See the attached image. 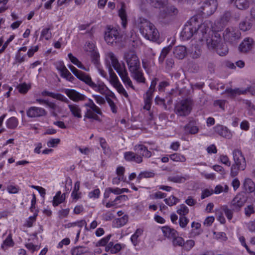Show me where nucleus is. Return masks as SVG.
Masks as SVG:
<instances>
[{
    "label": "nucleus",
    "mask_w": 255,
    "mask_h": 255,
    "mask_svg": "<svg viewBox=\"0 0 255 255\" xmlns=\"http://www.w3.org/2000/svg\"><path fill=\"white\" fill-rule=\"evenodd\" d=\"M171 48L169 46L163 48L161 54L158 58L159 63L162 64L163 63L166 56L168 54Z\"/></svg>",
    "instance_id": "obj_46"
},
{
    "label": "nucleus",
    "mask_w": 255,
    "mask_h": 255,
    "mask_svg": "<svg viewBox=\"0 0 255 255\" xmlns=\"http://www.w3.org/2000/svg\"><path fill=\"white\" fill-rule=\"evenodd\" d=\"M36 101L39 103L40 104L46 105L47 107H48L53 110H55L57 107L56 105L54 103L50 102L48 100L42 99H36Z\"/></svg>",
    "instance_id": "obj_43"
},
{
    "label": "nucleus",
    "mask_w": 255,
    "mask_h": 255,
    "mask_svg": "<svg viewBox=\"0 0 255 255\" xmlns=\"http://www.w3.org/2000/svg\"><path fill=\"white\" fill-rule=\"evenodd\" d=\"M172 240V245L174 247L180 246L182 247L184 240L183 238L178 236V233Z\"/></svg>",
    "instance_id": "obj_41"
},
{
    "label": "nucleus",
    "mask_w": 255,
    "mask_h": 255,
    "mask_svg": "<svg viewBox=\"0 0 255 255\" xmlns=\"http://www.w3.org/2000/svg\"><path fill=\"white\" fill-rule=\"evenodd\" d=\"M133 78L138 82L144 83L145 78L143 77L142 72L140 69H137L134 72H130Z\"/></svg>",
    "instance_id": "obj_33"
},
{
    "label": "nucleus",
    "mask_w": 255,
    "mask_h": 255,
    "mask_svg": "<svg viewBox=\"0 0 255 255\" xmlns=\"http://www.w3.org/2000/svg\"><path fill=\"white\" fill-rule=\"evenodd\" d=\"M90 87L94 91L100 93L102 95H105L106 91L108 90V88L103 83L97 84L92 82V83H91V85H90Z\"/></svg>",
    "instance_id": "obj_23"
},
{
    "label": "nucleus",
    "mask_w": 255,
    "mask_h": 255,
    "mask_svg": "<svg viewBox=\"0 0 255 255\" xmlns=\"http://www.w3.org/2000/svg\"><path fill=\"white\" fill-rule=\"evenodd\" d=\"M17 88L18 89V91L20 93L25 94L29 89L30 86L27 85V84L24 83V84L19 85L17 86Z\"/></svg>",
    "instance_id": "obj_58"
},
{
    "label": "nucleus",
    "mask_w": 255,
    "mask_h": 255,
    "mask_svg": "<svg viewBox=\"0 0 255 255\" xmlns=\"http://www.w3.org/2000/svg\"><path fill=\"white\" fill-rule=\"evenodd\" d=\"M142 231L140 229H137L135 233L131 237L130 240L134 246L137 244V238L141 235Z\"/></svg>",
    "instance_id": "obj_52"
},
{
    "label": "nucleus",
    "mask_w": 255,
    "mask_h": 255,
    "mask_svg": "<svg viewBox=\"0 0 255 255\" xmlns=\"http://www.w3.org/2000/svg\"><path fill=\"white\" fill-rule=\"evenodd\" d=\"M136 25L140 33L147 39L156 41L159 38V33L155 26L147 19L139 17Z\"/></svg>",
    "instance_id": "obj_1"
},
{
    "label": "nucleus",
    "mask_w": 255,
    "mask_h": 255,
    "mask_svg": "<svg viewBox=\"0 0 255 255\" xmlns=\"http://www.w3.org/2000/svg\"><path fill=\"white\" fill-rule=\"evenodd\" d=\"M64 92L68 97L74 102L84 101L86 99V96L85 95L74 89H65Z\"/></svg>",
    "instance_id": "obj_12"
},
{
    "label": "nucleus",
    "mask_w": 255,
    "mask_h": 255,
    "mask_svg": "<svg viewBox=\"0 0 255 255\" xmlns=\"http://www.w3.org/2000/svg\"><path fill=\"white\" fill-rule=\"evenodd\" d=\"M178 13L177 9L173 5H166L164 8L160 11V15L162 17H165L167 14H176Z\"/></svg>",
    "instance_id": "obj_24"
},
{
    "label": "nucleus",
    "mask_w": 255,
    "mask_h": 255,
    "mask_svg": "<svg viewBox=\"0 0 255 255\" xmlns=\"http://www.w3.org/2000/svg\"><path fill=\"white\" fill-rule=\"evenodd\" d=\"M224 40L227 42L235 45H236L241 38V33L240 31L233 27H229L227 28L223 33Z\"/></svg>",
    "instance_id": "obj_7"
},
{
    "label": "nucleus",
    "mask_w": 255,
    "mask_h": 255,
    "mask_svg": "<svg viewBox=\"0 0 255 255\" xmlns=\"http://www.w3.org/2000/svg\"><path fill=\"white\" fill-rule=\"evenodd\" d=\"M188 179L187 176H182V175H176V176H169L168 178V180L169 181H171L174 183H183L186 180Z\"/></svg>",
    "instance_id": "obj_37"
},
{
    "label": "nucleus",
    "mask_w": 255,
    "mask_h": 255,
    "mask_svg": "<svg viewBox=\"0 0 255 255\" xmlns=\"http://www.w3.org/2000/svg\"><path fill=\"white\" fill-rule=\"evenodd\" d=\"M121 37L118 30L112 28L108 29V30L105 33V40L108 44L113 45L116 43Z\"/></svg>",
    "instance_id": "obj_11"
},
{
    "label": "nucleus",
    "mask_w": 255,
    "mask_h": 255,
    "mask_svg": "<svg viewBox=\"0 0 255 255\" xmlns=\"http://www.w3.org/2000/svg\"><path fill=\"white\" fill-rule=\"evenodd\" d=\"M212 23L210 21L206 20L200 24L198 28H196V35L201 41L205 40L208 37V33L211 30Z\"/></svg>",
    "instance_id": "obj_10"
},
{
    "label": "nucleus",
    "mask_w": 255,
    "mask_h": 255,
    "mask_svg": "<svg viewBox=\"0 0 255 255\" xmlns=\"http://www.w3.org/2000/svg\"><path fill=\"white\" fill-rule=\"evenodd\" d=\"M61 76L70 82H72L74 79L73 76L70 73V72L67 70V69L62 72Z\"/></svg>",
    "instance_id": "obj_57"
},
{
    "label": "nucleus",
    "mask_w": 255,
    "mask_h": 255,
    "mask_svg": "<svg viewBox=\"0 0 255 255\" xmlns=\"http://www.w3.org/2000/svg\"><path fill=\"white\" fill-rule=\"evenodd\" d=\"M246 200L243 196L241 195H237L231 201L230 204L231 208L234 212H238L244 205Z\"/></svg>",
    "instance_id": "obj_13"
},
{
    "label": "nucleus",
    "mask_w": 255,
    "mask_h": 255,
    "mask_svg": "<svg viewBox=\"0 0 255 255\" xmlns=\"http://www.w3.org/2000/svg\"><path fill=\"white\" fill-rule=\"evenodd\" d=\"M185 128L188 131L189 133L190 134H196L199 131V128L197 127L193 126L191 124L187 125L185 127Z\"/></svg>",
    "instance_id": "obj_51"
},
{
    "label": "nucleus",
    "mask_w": 255,
    "mask_h": 255,
    "mask_svg": "<svg viewBox=\"0 0 255 255\" xmlns=\"http://www.w3.org/2000/svg\"><path fill=\"white\" fill-rule=\"evenodd\" d=\"M174 65V61L173 58H167L166 60V69L170 71Z\"/></svg>",
    "instance_id": "obj_64"
},
{
    "label": "nucleus",
    "mask_w": 255,
    "mask_h": 255,
    "mask_svg": "<svg viewBox=\"0 0 255 255\" xmlns=\"http://www.w3.org/2000/svg\"><path fill=\"white\" fill-rule=\"evenodd\" d=\"M109 75H110V78H109V81L111 83V84L113 86H115L117 85L118 84L120 83V81L119 80V79L116 75V74L115 73V72L113 71V69L111 67V66L109 67Z\"/></svg>",
    "instance_id": "obj_36"
},
{
    "label": "nucleus",
    "mask_w": 255,
    "mask_h": 255,
    "mask_svg": "<svg viewBox=\"0 0 255 255\" xmlns=\"http://www.w3.org/2000/svg\"><path fill=\"white\" fill-rule=\"evenodd\" d=\"M197 18L195 17H192L190 20L185 25L181 32V36L184 40H188L194 34L196 35Z\"/></svg>",
    "instance_id": "obj_8"
},
{
    "label": "nucleus",
    "mask_w": 255,
    "mask_h": 255,
    "mask_svg": "<svg viewBox=\"0 0 255 255\" xmlns=\"http://www.w3.org/2000/svg\"><path fill=\"white\" fill-rule=\"evenodd\" d=\"M13 244L14 243L12 239L11 235V234H9L3 241V244L1 245V248L3 250H5V248L7 247L13 246Z\"/></svg>",
    "instance_id": "obj_45"
},
{
    "label": "nucleus",
    "mask_w": 255,
    "mask_h": 255,
    "mask_svg": "<svg viewBox=\"0 0 255 255\" xmlns=\"http://www.w3.org/2000/svg\"><path fill=\"white\" fill-rule=\"evenodd\" d=\"M233 156L234 163L231 166L230 175L234 177L238 174L240 170H245L247 164L245 158L240 150H234Z\"/></svg>",
    "instance_id": "obj_3"
},
{
    "label": "nucleus",
    "mask_w": 255,
    "mask_h": 255,
    "mask_svg": "<svg viewBox=\"0 0 255 255\" xmlns=\"http://www.w3.org/2000/svg\"><path fill=\"white\" fill-rule=\"evenodd\" d=\"M189 222V220L185 216H181L179 218V223L180 226L182 228H185Z\"/></svg>",
    "instance_id": "obj_59"
},
{
    "label": "nucleus",
    "mask_w": 255,
    "mask_h": 255,
    "mask_svg": "<svg viewBox=\"0 0 255 255\" xmlns=\"http://www.w3.org/2000/svg\"><path fill=\"white\" fill-rule=\"evenodd\" d=\"M76 77L78 78L81 81L84 82L88 86H90L91 83H92V80L90 76L87 74L86 73L80 71L78 74L76 76Z\"/></svg>",
    "instance_id": "obj_30"
},
{
    "label": "nucleus",
    "mask_w": 255,
    "mask_h": 255,
    "mask_svg": "<svg viewBox=\"0 0 255 255\" xmlns=\"http://www.w3.org/2000/svg\"><path fill=\"white\" fill-rule=\"evenodd\" d=\"M124 158L128 161H134L137 163H140L142 162L143 159L142 156L132 152L127 151L124 153Z\"/></svg>",
    "instance_id": "obj_18"
},
{
    "label": "nucleus",
    "mask_w": 255,
    "mask_h": 255,
    "mask_svg": "<svg viewBox=\"0 0 255 255\" xmlns=\"http://www.w3.org/2000/svg\"><path fill=\"white\" fill-rule=\"evenodd\" d=\"M216 50L219 55L223 56L228 54L229 48L227 44L222 42V40L221 42H220V44L218 45Z\"/></svg>",
    "instance_id": "obj_28"
},
{
    "label": "nucleus",
    "mask_w": 255,
    "mask_h": 255,
    "mask_svg": "<svg viewBox=\"0 0 255 255\" xmlns=\"http://www.w3.org/2000/svg\"><path fill=\"white\" fill-rule=\"evenodd\" d=\"M50 28H44L41 31L40 37H44L46 40H49L51 38V33L49 31Z\"/></svg>",
    "instance_id": "obj_55"
},
{
    "label": "nucleus",
    "mask_w": 255,
    "mask_h": 255,
    "mask_svg": "<svg viewBox=\"0 0 255 255\" xmlns=\"http://www.w3.org/2000/svg\"><path fill=\"white\" fill-rule=\"evenodd\" d=\"M254 41L253 38L247 37L240 43L239 50L242 53H247L253 48Z\"/></svg>",
    "instance_id": "obj_16"
},
{
    "label": "nucleus",
    "mask_w": 255,
    "mask_h": 255,
    "mask_svg": "<svg viewBox=\"0 0 255 255\" xmlns=\"http://www.w3.org/2000/svg\"><path fill=\"white\" fill-rule=\"evenodd\" d=\"M202 54L201 50L196 46L191 47L189 50V55L193 59H197L200 57Z\"/></svg>",
    "instance_id": "obj_38"
},
{
    "label": "nucleus",
    "mask_w": 255,
    "mask_h": 255,
    "mask_svg": "<svg viewBox=\"0 0 255 255\" xmlns=\"http://www.w3.org/2000/svg\"><path fill=\"white\" fill-rule=\"evenodd\" d=\"M124 59L126 61L129 72H134L137 69H140L139 60L134 51L125 52Z\"/></svg>",
    "instance_id": "obj_6"
},
{
    "label": "nucleus",
    "mask_w": 255,
    "mask_h": 255,
    "mask_svg": "<svg viewBox=\"0 0 255 255\" xmlns=\"http://www.w3.org/2000/svg\"><path fill=\"white\" fill-rule=\"evenodd\" d=\"M243 186L246 191L248 193H252L255 191V184L249 178L245 179Z\"/></svg>",
    "instance_id": "obj_25"
},
{
    "label": "nucleus",
    "mask_w": 255,
    "mask_h": 255,
    "mask_svg": "<svg viewBox=\"0 0 255 255\" xmlns=\"http://www.w3.org/2000/svg\"><path fill=\"white\" fill-rule=\"evenodd\" d=\"M118 91V92L122 95H123L126 98H128V95L123 85L121 83L114 86Z\"/></svg>",
    "instance_id": "obj_53"
},
{
    "label": "nucleus",
    "mask_w": 255,
    "mask_h": 255,
    "mask_svg": "<svg viewBox=\"0 0 255 255\" xmlns=\"http://www.w3.org/2000/svg\"><path fill=\"white\" fill-rule=\"evenodd\" d=\"M153 93L149 91L146 92L145 97L144 98V106H143V109L147 111H149L150 109Z\"/></svg>",
    "instance_id": "obj_29"
},
{
    "label": "nucleus",
    "mask_w": 255,
    "mask_h": 255,
    "mask_svg": "<svg viewBox=\"0 0 255 255\" xmlns=\"http://www.w3.org/2000/svg\"><path fill=\"white\" fill-rule=\"evenodd\" d=\"M193 103L190 99H185L177 102L174 108V112L178 116L186 117L191 113Z\"/></svg>",
    "instance_id": "obj_5"
},
{
    "label": "nucleus",
    "mask_w": 255,
    "mask_h": 255,
    "mask_svg": "<svg viewBox=\"0 0 255 255\" xmlns=\"http://www.w3.org/2000/svg\"><path fill=\"white\" fill-rule=\"evenodd\" d=\"M255 212L253 205H248L245 208V213L246 216L249 217L251 214H254Z\"/></svg>",
    "instance_id": "obj_62"
},
{
    "label": "nucleus",
    "mask_w": 255,
    "mask_h": 255,
    "mask_svg": "<svg viewBox=\"0 0 255 255\" xmlns=\"http://www.w3.org/2000/svg\"><path fill=\"white\" fill-rule=\"evenodd\" d=\"M119 15L122 21V24L123 27L125 28L127 24V15L124 4H122L121 9L119 10Z\"/></svg>",
    "instance_id": "obj_32"
},
{
    "label": "nucleus",
    "mask_w": 255,
    "mask_h": 255,
    "mask_svg": "<svg viewBox=\"0 0 255 255\" xmlns=\"http://www.w3.org/2000/svg\"><path fill=\"white\" fill-rule=\"evenodd\" d=\"M106 100L109 104L112 112L115 114L117 112V107L114 101L108 96H106Z\"/></svg>",
    "instance_id": "obj_56"
},
{
    "label": "nucleus",
    "mask_w": 255,
    "mask_h": 255,
    "mask_svg": "<svg viewBox=\"0 0 255 255\" xmlns=\"http://www.w3.org/2000/svg\"><path fill=\"white\" fill-rule=\"evenodd\" d=\"M214 129L216 133L223 137L230 139L232 136V134L230 130L227 127L223 125H216L214 128Z\"/></svg>",
    "instance_id": "obj_17"
},
{
    "label": "nucleus",
    "mask_w": 255,
    "mask_h": 255,
    "mask_svg": "<svg viewBox=\"0 0 255 255\" xmlns=\"http://www.w3.org/2000/svg\"><path fill=\"white\" fill-rule=\"evenodd\" d=\"M195 245V242L192 240H187L186 242L184 241L182 246L183 249L186 251H190Z\"/></svg>",
    "instance_id": "obj_54"
},
{
    "label": "nucleus",
    "mask_w": 255,
    "mask_h": 255,
    "mask_svg": "<svg viewBox=\"0 0 255 255\" xmlns=\"http://www.w3.org/2000/svg\"><path fill=\"white\" fill-rule=\"evenodd\" d=\"M177 213L180 215V216H184L188 214L189 209L184 204H181L177 209Z\"/></svg>",
    "instance_id": "obj_50"
},
{
    "label": "nucleus",
    "mask_w": 255,
    "mask_h": 255,
    "mask_svg": "<svg viewBox=\"0 0 255 255\" xmlns=\"http://www.w3.org/2000/svg\"><path fill=\"white\" fill-rule=\"evenodd\" d=\"M235 4L239 9H246L249 7V2L247 0H236Z\"/></svg>",
    "instance_id": "obj_40"
},
{
    "label": "nucleus",
    "mask_w": 255,
    "mask_h": 255,
    "mask_svg": "<svg viewBox=\"0 0 255 255\" xmlns=\"http://www.w3.org/2000/svg\"><path fill=\"white\" fill-rule=\"evenodd\" d=\"M26 114L29 118H37L46 116L47 112L42 108L31 107L27 110Z\"/></svg>",
    "instance_id": "obj_14"
},
{
    "label": "nucleus",
    "mask_w": 255,
    "mask_h": 255,
    "mask_svg": "<svg viewBox=\"0 0 255 255\" xmlns=\"http://www.w3.org/2000/svg\"><path fill=\"white\" fill-rule=\"evenodd\" d=\"M207 42V45L209 49H216L220 42L222 41V38L220 34L216 32L211 38L205 39Z\"/></svg>",
    "instance_id": "obj_15"
},
{
    "label": "nucleus",
    "mask_w": 255,
    "mask_h": 255,
    "mask_svg": "<svg viewBox=\"0 0 255 255\" xmlns=\"http://www.w3.org/2000/svg\"><path fill=\"white\" fill-rule=\"evenodd\" d=\"M164 201L168 206H172L178 203L179 202V199L174 196H171L168 198L164 199Z\"/></svg>",
    "instance_id": "obj_49"
},
{
    "label": "nucleus",
    "mask_w": 255,
    "mask_h": 255,
    "mask_svg": "<svg viewBox=\"0 0 255 255\" xmlns=\"http://www.w3.org/2000/svg\"><path fill=\"white\" fill-rule=\"evenodd\" d=\"M84 107L86 108L84 121H85L86 119H89L91 121H100L98 115H101L102 112L101 109L95 104L92 100L89 99L88 102L84 104Z\"/></svg>",
    "instance_id": "obj_4"
},
{
    "label": "nucleus",
    "mask_w": 255,
    "mask_h": 255,
    "mask_svg": "<svg viewBox=\"0 0 255 255\" xmlns=\"http://www.w3.org/2000/svg\"><path fill=\"white\" fill-rule=\"evenodd\" d=\"M68 107L72 115L77 119L82 118V110L80 106L75 104L67 103Z\"/></svg>",
    "instance_id": "obj_21"
},
{
    "label": "nucleus",
    "mask_w": 255,
    "mask_h": 255,
    "mask_svg": "<svg viewBox=\"0 0 255 255\" xmlns=\"http://www.w3.org/2000/svg\"><path fill=\"white\" fill-rule=\"evenodd\" d=\"M223 211H224L225 214L227 218L229 220H231L233 218V213L234 211L232 210V208L229 209L227 206L224 207Z\"/></svg>",
    "instance_id": "obj_63"
},
{
    "label": "nucleus",
    "mask_w": 255,
    "mask_h": 255,
    "mask_svg": "<svg viewBox=\"0 0 255 255\" xmlns=\"http://www.w3.org/2000/svg\"><path fill=\"white\" fill-rule=\"evenodd\" d=\"M217 7V0H206L201 6L200 10L202 15L210 16L214 13Z\"/></svg>",
    "instance_id": "obj_9"
},
{
    "label": "nucleus",
    "mask_w": 255,
    "mask_h": 255,
    "mask_svg": "<svg viewBox=\"0 0 255 255\" xmlns=\"http://www.w3.org/2000/svg\"><path fill=\"white\" fill-rule=\"evenodd\" d=\"M232 16V14L231 11H225L222 16L221 17L220 23L221 25L222 28H223L225 25H226L230 20L231 17Z\"/></svg>",
    "instance_id": "obj_31"
},
{
    "label": "nucleus",
    "mask_w": 255,
    "mask_h": 255,
    "mask_svg": "<svg viewBox=\"0 0 255 255\" xmlns=\"http://www.w3.org/2000/svg\"><path fill=\"white\" fill-rule=\"evenodd\" d=\"M170 159L173 161L176 162H185L186 161L185 157L178 153L171 154L169 156Z\"/></svg>",
    "instance_id": "obj_44"
},
{
    "label": "nucleus",
    "mask_w": 255,
    "mask_h": 255,
    "mask_svg": "<svg viewBox=\"0 0 255 255\" xmlns=\"http://www.w3.org/2000/svg\"><path fill=\"white\" fill-rule=\"evenodd\" d=\"M6 125L8 128L14 129L18 125V120L15 117H11L7 121Z\"/></svg>",
    "instance_id": "obj_42"
},
{
    "label": "nucleus",
    "mask_w": 255,
    "mask_h": 255,
    "mask_svg": "<svg viewBox=\"0 0 255 255\" xmlns=\"http://www.w3.org/2000/svg\"><path fill=\"white\" fill-rule=\"evenodd\" d=\"M108 56L111 61L113 67L118 73L123 83L132 89H134L132 82L128 76V73L126 69L125 64L124 63L121 64L115 54L112 52H109Z\"/></svg>",
    "instance_id": "obj_2"
},
{
    "label": "nucleus",
    "mask_w": 255,
    "mask_h": 255,
    "mask_svg": "<svg viewBox=\"0 0 255 255\" xmlns=\"http://www.w3.org/2000/svg\"><path fill=\"white\" fill-rule=\"evenodd\" d=\"M150 5L157 8L162 10L167 5V0H149Z\"/></svg>",
    "instance_id": "obj_27"
},
{
    "label": "nucleus",
    "mask_w": 255,
    "mask_h": 255,
    "mask_svg": "<svg viewBox=\"0 0 255 255\" xmlns=\"http://www.w3.org/2000/svg\"><path fill=\"white\" fill-rule=\"evenodd\" d=\"M154 175L155 174L152 171H144L140 173L137 179L139 181L143 178H151L153 177Z\"/></svg>",
    "instance_id": "obj_47"
},
{
    "label": "nucleus",
    "mask_w": 255,
    "mask_h": 255,
    "mask_svg": "<svg viewBox=\"0 0 255 255\" xmlns=\"http://www.w3.org/2000/svg\"><path fill=\"white\" fill-rule=\"evenodd\" d=\"M225 93H229L230 94L231 97L234 98L237 95H240L241 94H245L246 93V91L239 88L232 89L231 88L227 89L225 90Z\"/></svg>",
    "instance_id": "obj_35"
},
{
    "label": "nucleus",
    "mask_w": 255,
    "mask_h": 255,
    "mask_svg": "<svg viewBox=\"0 0 255 255\" xmlns=\"http://www.w3.org/2000/svg\"><path fill=\"white\" fill-rule=\"evenodd\" d=\"M239 26L240 30L243 31H246L252 28V24L249 20L245 19L241 21Z\"/></svg>",
    "instance_id": "obj_39"
},
{
    "label": "nucleus",
    "mask_w": 255,
    "mask_h": 255,
    "mask_svg": "<svg viewBox=\"0 0 255 255\" xmlns=\"http://www.w3.org/2000/svg\"><path fill=\"white\" fill-rule=\"evenodd\" d=\"M60 140L59 138H52L47 142V145L48 147H54L60 143Z\"/></svg>",
    "instance_id": "obj_60"
},
{
    "label": "nucleus",
    "mask_w": 255,
    "mask_h": 255,
    "mask_svg": "<svg viewBox=\"0 0 255 255\" xmlns=\"http://www.w3.org/2000/svg\"><path fill=\"white\" fill-rule=\"evenodd\" d=\"M41 95L43 96H49L53 98L56 99L65 103H69V100L64 95L59 93H54L44 90L41 92Z\"/></svg>",
    "instance_id": "obj_20"
},
{
    "label": "nucleus",
    "mask_w": 255,
    "mask_h": 255,
    "mask_svg": "<svg viewBox=\"0 0 255 255\" xmlns=\"http://www.w3.org/2000/svg\"><path fill=\"white\" fill-rule=\"evenodd\" d=\"M111 237V235H109L107 237L100 240L96 245V246H105L109 242Z\"/></svg>",
    "instance_id": "obj_61"
},
{
    "label": "nucleus",
    "mask_w": 255,
    "mask_h": 255,
    "mask_svg": "<svg viewBox=\"0 0 255 255\" xmlns=\"http://www.w3.org/2000/svg\"><path fill=\"white\" fill-rule=\"evenodd\" d=\"M133 149L137 154L142 156V157L149 158L152 155L151 152L143 144H136L134 146Z\"/></svg>",
    "instance_id": "obj_19"
},
{
    "label": "nucleus",
    "mask_w": 255,
    "mask_h": 255,
    "mask_svg": "<svg viewBox=\"0 0 255 255\" xmlns=\"http://www.w3.org/2000/svg\"><path fill=\"white\" fill-rule=\"evenodd\" d=\"M86 247L78 246L74 248L71 250L72 255H82L83 253H85Z\"/></svg>",
    "instance_id": "obj_48"
},
{
    "label": "nucleus",
    "mask_w": 255,
    "mask_h": 255,
    "mask_svg": "<svg viewBox=\"0 0 255 255\" xmlns=\"http://www.w3.org/2000/svg\"><path fill=\"white\" fill-rule=\"evenodd\" d=\"M173 53L175 57L182 59L187 54L186 48L184 46H177L174 48Z\"/></svg>",
    "instance_id": "obj_22"
},
{
    "label": "nucleus",
    "mask_w": 255,
    "mask_h": 255,
    "mask_svg": "<svg viewBox=\"0 0 255 255\" xmlns=\"http://www.w3.org/2000/svg\"><path fill=\"white\" fill-rule=\"evenodd\" d=\"M161 230L164 236L168 239H172L178 233L175 229L170 228L168 226L162 227Z\"/></svg>",
    "instance_id": "obj_26"
},
{
    "label": "nucleus",
    "mask_w": 255,
    "mask_h": 255,
    "mask_svg": "<svg viewBox=\"0 0 255 255\" xmlns=\"http://www.w3.org/2000/svg\"><path fill=\"white\" fill-rule=\"evenodd\" d=\"M65 199V194H63L61 195V192L58 191L57 192L56 195L54 197L53 200V205L57 206L59 204L62 203Z\"/></svg>",
    "instance_id": "obj_34"
}]
</instances>
